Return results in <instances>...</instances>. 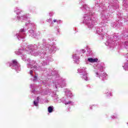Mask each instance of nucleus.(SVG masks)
Masks as SVG:
<instances>
[{
    "instance_id": "nucleus-1",
    "label": "nucleus",
    "mask_w": 128,
    "mask_h": 128,
    "mask_svg": "<svg viewBox=\"0 0 128 128\" xmlns=\"http://www.w3.org/2000/svg\"><path fill=\"white\" fill-rule=\"evenodd\" d=\"M98 60V58H88V61L89 62H96Z\"/></svg>"
},
{
    "instance_id": "nucleus-2",
    "label": "nucleus",
    "mask_w": 128,
    "mask_h": 128,
    "mask_svg": "<svg viewBox=\"0 0 128 128\" xmlns=\"http://www.w3.org/2000/svg\"><path fill=\"white\" fill-rule=\"evenodd\" d=\"M53 111H54V108H52V106H50L48 108V112H50V113L52 112Z\"/></svg>"
},
{
    "instance_id": "nucleus-3",
    "label": "nucleus",
    "mask_w": 128,
    "mask_h": 128,
    "mask_svg": "<svg viewBox=\"0 0 128 128\" xmlns=\"http://www.w3.org/2000/svg\"><path fill=\"white\" fill-rule=\"evenodd\" d=\"M38 102L34 101V104L35 106H38Z\"/></svg>"
},
{
    "instance_id": "nucleus-4",
    "label": "nucleus",
    "mask_w": 128,
    "mask_h": 128,
    "mask_svg": "<svg viewBox=\"0 0 128 128\" xmlns=\"http://www.w3.org/2000/svg\"><path fill=\"white\" fill-rule=\"evenodd\" d=\"M12 64H14L15 66H16V64H18V62H16V60H13Z\"/></svg>"
},
{
    "instance_id": "nucleus-5",
    "label": "nucleus",
    "mask_w": 128,
    "mask_h": 128,
    "mask_svg": "<svg viewBox=\"0 0 128 128\" xmlns=\"http://www.w3.org/2000/svg\"><path fill=\"white\" fill-rule=\"evenodd\" d=\"M37 79H38V77L36 76H34V79L33 80V81L36 82V80Z\"/></svg>"
},
{
    "instance_id": "nucleus-6",
    "label": "nucleus",
    "mask_w": 128,
    "mask_h": 128,
    "mask_svg": "<svg viewBox=\"0 0 128 128\" xmlns=\"http://www.w3.org/2000/svg\"><path fill=\"white\" fill-rule=\"evenodd\" d=\"M34 74V71H32V70H30V74Z\"/></svg>"
},
{
    "instance_id": "nucleus-7",
    "label": "nucleus",
    "mask_w": 128,
    "mask_h": 128,
    "mask_svg": "<svg viewBox=\"0 0 128 128\" xmlns=\"http://www.w3.org/2000/svg\"><path fill=\"white\" fill-rule=\"evenodd\" d=\"M54 22H56V20H54Z\"/></svg>"
},
{
    "instance_id": "nucleus-8",
    "label": "nucleus",
    "mask_w": 128,
    "mask_h": 128,
    "mask_svg": "<svg viewBox=\"0 0 128 128\" xmlns=\"http://www.w3.org/2000/svg\"><path fill=\"white\" fill-rule=\"evenodd\" d=\"M38 97L37 98V101L38 102Z\"/></svg>"
},
{
    "instance_id": "nucleus-9",
    "label": "nucleus",
    "mask_w": 128,
    "mask_h": 128,
    "mask_svg": "<svg viewBox=\"0 0 128 128\" xmlns=\"http://www.w3.org/2000/svg\"><path fill=\"white\" fill-rule=\"evenodd\" d=\"M92 108H94V106L93 105V106H92Z\"/></svg>"
},
{
    "instance_id": "nucleus-10",
    "label": "nucleus",
    "mask_w": 128,
    "mask_h": 128,
    "mask_svg": "<svg viewBox=\"0 0 128 128\" xmlns=\"http://www.w3.org/2000/svg\"><path fill=\"white\" fill-rule=\"evenodd\" d=\"M91 110H92V108H91Z\"/></svg>"
}]
</instances>
